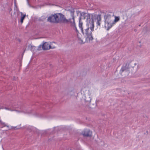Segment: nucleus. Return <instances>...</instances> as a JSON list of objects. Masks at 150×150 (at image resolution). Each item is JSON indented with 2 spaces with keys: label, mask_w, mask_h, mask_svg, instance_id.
<instances>
[{
  "label": "nucleus",
  "mask_w": 150,
  "mask_h": 150,
  "mask_svg": "<svg viewBox=\"0 0 150 150\" xmlns=\"http://www.w3.org/2000/svg\"><path fill=\"white\" fill-rule=\"evenodd\" d=\"M87 27L83 30V32H81L83 34L85 35L87 38H88L90 40H92L93 39V37L92 35L91 30L89 31V28H90V26H86Z\"/></svg>",
  "instance_id": "3"
},
{
  "label": "nucleus",
  "mask_w": 150,
  "mask_h": 150,
  "mask_svg": "<svg viewBox=\"0 0 150 150\" xmlns=\"http://www.w3.org/2000/svg\"><path fill=\"white\" fill-rule=\"evenodd\" d=\"M114 16L113 14L111 12L108 13L104 16L105 27L107 30H108L113 26Z\"/></svg>",
  "instance_id": "1"
},
{
  "label": "nucleus",
  "mask_w": 150,
  "mask_h": 150,
  "mask_svg": "<svg viewBox=\"0 0 150 150\" xmlns=\"http://www.w3.org/2000/svg\"><path fill=\"white\" fill-rule=\"evenodd\" d=\"M91 93L90 92V91H88V95L85 96V100L86 102L88 103H90L91 102Z\"/></svg>",
  "instance_id": "9"
},
{
  "label": "nucleus",
  "mask_w": 150,
  "mask_h": 150,
  "mask_svg": "<svg viewBox=\"0 0 150 150\" xmlns=\"http://www.w3.org/2000/svg\"><path fill=\"white\" fill-rule=\"evenodd\" d=\"M72 93H73L74 94V95L75 94L74 93H75V92L74 91H71L70 92V94H71V95H72Z\"/></svg>",
  "instance_id": "18"
},
{
  "label": "nucleus",
  "mask_w": 150,
  "mask_h": 150,
  "mask_svg": "<svg viewBox=\"0 0 150 150\" xmlns=\"http://www.w3.org/2000/svg\"><path fill=\"white\" fill-rule=\"evenodd\" d=\"M128 69L129 67L128 66H127V65H126L125 66L122 67L120 71L122 72L125 71V72H127V73H129Z\"/></svg>",
  "instance_id": "12"
},
{
  "label": "nucleus",
  "mask_w": 150,
  "mask_h": 150,
  "mask_svg": "<svg viewBox=\"0 0 150 150\" xmlns=\"http://www.w3.org/2000/svg\"><path fill=\"white\" fill-rule=\"evenodd\" d=\"M27 0V1H28V5H29V6H30V5L29 4V2H28V0Z\"/></svg>",
  "instance_id": "21"
},
{
  "label": "nucleus",
  "mask_w": 150,
  "mask_h": 150,
  "mask_svg": "<svg viewBox=\"0 0 150 150\" xmlns=\"http://www.w3.org/2000/svg\"><path fill=\"white\" fill-rule=\"evenodd\" d=\"M120 19V18L119 17H117L116 16H115V19L113 21V25L114 24H115L116 23L118 22L119 21Z\"/></svg>",
  "instance_id": "16"
},
{
  "label": "nucleus",
  "mask_w": 150,
  "mask_h": 150,
  "mask_svg": "<svg viewBox=\"0 0 150 150\" xmlns=\"http://www.w3.org/2000/svg\"><path fill=\"white\" fill-rule=\"evenodd\" d=\"M93 15L92 14L88 13L86 17V26H90V29L92 31H94V25L93 19Z\"/></svg>",
  "instance_id": "2"
},
{
  "label": "nucleus",
  "mask_w": 150,
  "mask_h": 150,
  "mask_svg": "<svg viewBox=\"0 0 150 150\" xmlns=\"http://www.w3.org/2000/svg\"><path fill=\"white\" fill-rule=\"evenodd\" d=\"M75 30V31H76V32L77 33H78L79 32V31H78V30H77V28H76V25H75V27H72Z\"/></svg>",
  "instance_id": "17"
},
{
  "label": "nucleus",
  "mask_w": 150,
  "mask_h": 150,
  "mask_svg": "<svg viewBox=\"0 0 150 150\" xmlns=\"http://www.w3.org/2000/svg\"><path fill=\"white\" fill-rule=\"evenodd\" d=\"M96 20L97 26H100L101 22V19L100 15H98L97 16Z\"/></svg>",
  "instance_id": "11"
},
{
  "label": "nucleus",
  "mask_w": 150,
  "mask_h": 150,
  "mask_svg": "<svg viewBox=\"0 0 150 150\" xmlns=\"http://www.w3.org/2000/svg\"><path fill=\"white\" fill-rule=\"evenodd\" d=\"M59 22L58 23H63L66 24L69 23L68 19H67L64 15L61 13H59Z\"/></svg>",
  "instance_id": "6"
},
{
  "label": "nucleus",
  "mask_w": 150,
  "mask_h": 150,
  "mask_svg": "<svg viewBox=\"0 0 150 150\" xmlns=\"http://www.w3.org/2000/svg\"><path fill=\"white\" fill-rule=\"evenodd\" d=\"M15 6L16 7V8H17L16 5V4L15 3Z\"/></svg>",
  "instance_id": "22"
},
{
  "label": "nucleus",
  "mask_w": 150,
  "mask_h": 150,
  "mask_svg": "<svg viewBox=\"0 0 150 150\" xmlns=\"http://www.w3.org/2000/svg\"><path fill=\"white\" fill-rule=\"evenodd\" d=\"M82 134L85 137H90L91 135L92 132L89 130H84L82 133Z\"/></svg>",
  "instance_id": "8"
},
{
  "label": "nucleus",
  "mask_w": 150,
  "mask_h": 150,
  "mask_svg": "<svg viewBox=\"0 0 150 150\" xmlns=\"http://www.w3.org/2000/svg\"><path fill=\"white\" fill-rule=\"evenodd\" d=\"M69 23L71 26L72 27H75L76 25L74 18L73 16L72 18L71 19H68Z\"/></svg>",
  "instance_id": "10"
},
{
  "label": "nucleus",
  "mask_w": 150,
  "mask_h": 150,
  "mask_svg": "<svg viewBox=\"0 0 150 150\" xmlns=\"http://www.w3.org/2000/svg\"><path fill=\"white\" fill-rule=\"evenodd\" d=\"M50 45H49V42H43L42 45H40L39 46V47H41L42 46V48L44 50H48L50 49Z\"/></svg>",
  "instance_id": "7"
},
{
  "label": "nucleus",
  "mask_w": 150,
  "mask_h": 150,
  "mask_svg": "<svg viewBox=\"0 0 150 150\" xmlns=\"http://www.w3.org/2000/svg\"><path fill=\"white\" fill-rule=\"evenodd\" d=\"M17 79L16 77H14L13 79L14 80H16Z\"/></svg>",
  "instance_id": "20"
},
{
  "label": "nucleus",
  "mask_w": 150,
  "mask_h": 150,
  "mask_svg": "<svg viewBox=\"0 0 150 150\" xmlns=\"http://www.w3.org/2000/svg\"><path fill=\"white\" fill-rule=\"evenodd\" d=\"M55 43L54 42H49V45H50V49H54L55 48Z\"/></svg>",
  "instance_id": "14"
},
{
  "label": "nucleus",
  "mask_w": 150,
  "mask_h": 150,
  "mask_svg": "<svg viewBox=\"0 0 150 150\" xmlns=\"http://www.w3.org/2000/svg\"><path fill=\"white\" fill-rule=\"evenodd\" d=\"M5 108L7 110H8L11 111L13 110L15 111L18 112H22L25 114H29L31 112L30 111L28 110L26 108L24 107H21L20 108L21 110L20 111L16 110H13L10 109L9 108Z\"/></svg>",
  "instance_id": "5"
},
{
  "label": "nucleus",
  "mask_w": 150,
  "mask_h": 150,
  "mask_svg": "<svg viewBox=\"0 0 150 150\" xmlns=\"http://www.w3.org/2000/svg\"><path fill=\"white\" fill-rule=\"evenodd\" d=\"M21 17L20 22H21V23L22 24L23 23V21L24 20V19L26 16V15L23 14V13L22 12H21Z\"/></svg>",
  "instance_id": "15"
},
{
  "label": "nucleus",
  "mask_w": 150,
  "mask_h": 150,
  "mask_svg": "<svg viewBox=\"0 0 150 150\" xmlns=\"http://www.w3.org/2000/svg\"><path fill=\"white\" fill-rule=\"evenodd\" d=\"M59 13L52 15L48 18L47 20L50 22L57 23L59 22Z\"/></svg>",
  "instance_id": "4"
},
{
  "label": "nucleus",
  "mask_w": 150,
  "mask_h": 150,
  "mask_svg": "<svg viewBox=\"0 0 150 150\" xmlns=\"http://www.w3.org/2000/svg\"><path fill=\"white\" fill-rule=\"evenodd\" d=\"M74 11H71V12L72 13V14H73V13H74Z\"/></svg>",
  "instance_id": "19"
},
{
  "label": "nucleus",
  "mask_w": 150,
  "mask_h": 150,
  "mask_svg": "<svg viewBox=\"0 0 150 150\" xmlns=\"http://www.w3.org/2000/svg\"><path fill=\"white\" fill-rule=\"evenodd\" d=\"M83 23L81 20H79V27L80 28L81 32H83V30L86 27L85 26H82Z\"/></svg>",
  "instance_id": "13"
}]
</instances>
